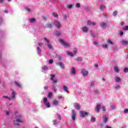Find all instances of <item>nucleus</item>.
I'll list each match as a JSON object with an SVG mask.
<instances>
[{
    "label": "nucleus",
    "mask_w": 128,
    "mask_h": 128,
    "mask_svg": "<svg viewBox=\"0 0 128 128\" xmlns=\"http://www.w3.org/2000/svg\"><path fill=\"white\" fill-rule=\"evenodd\" d=\"M60 42H61V44L66 48H68L70 46V44L64 42V40L62 39L60 40Z\"/></svg>",
    "instance_id": "obj_1"
},
{
    "label": "nucleus",
    "mask_w": 128,
    "mask_h": 128,
    "mask_svg": "<svg viewBox=\"0 0 128 128\" xmlns=\"http://www.w3.org/2000/svg\"><path fill=\"white\" fill-rule=\"evenodd\" d=\"M80 116L81 118H84V116H88V112H86L85 111H80Z\"/></svg>",
    "instance_id": "obj_2"
},
{
    "label": "nucleus",
    "mask_w": 128,
    "mask_h": 128,
    "mask_svg": "<svg viewBox=\"0 0 128 128\" xmlns=\"http://www.w3.org/2000/svg\"><path fill=\"white\" fill-rule=\"evenodd\" d=\"M4 98H8L10 100H12V98H16V92H13L12 93V96L11 97H8V96H3Z\"/></svg>",
    "instance_id": "obj_3"
},
{
    "label": "nucleus",
    "mask_w": 128,
    "mask_h": 128,
    "mask_svg": "<svg viewBox=\"0 0 128 128\" xmlns=\"http://www.w3.org/2000/svg\"><path fill=\"white\" fill-rule=\"evenodd\" d=\"M54 24H55V26H56L58 28H60L62 26L60 23V22H58V20H55L54 22Z\"/></svg>",
    "instance_id": "obj_4"
},
{
    "label": "nucleus",
    "mask_w": 128,
    "mask_h": 128,
    "mask_svg": "<svg viewBox=\"0 0 128 128\" xmlns=\"http://www.w3.org/2000/svg\"><path fill=\"white\" fill-rule=\"evenodd\" d=\"M18 122H24L20 119L14 120V124H16V126H18Z\"/></svg>",
    "instance_id": "obj_5"
},
{
    "label": "nucleus",
    "mask_w": 128,
    "mask_h": 128,
    "mask_svg": "<svg viewBox=\"0 0 128 128\" xmlns=\"http://www.w3.org/2000/svg\"><path fill=\"white\" fill-rule=\"evenodd\" d=\"M100 108H102V106L100 105H96V108H95V110L97 112H100Z\"/></svg>",
    "instance_id": "obj_6"
},
{
    "label": "nucleus",
    "mask_w": 128,
    "mask_h": 128,
    "mask_svg": "<svg viewBox=\"0 0 128 128\" xmlns=\"http://www.w3.org/2000/svg\"><path fill=\"white\" fill-rule=\"evenodd\" d=\"M54 76H55L54 74H52L50 80H52V82L54 84H56V82H58V81L56 80H54Z\"/></svg>",
    "instance_id": "obj_7"
},
{
    "label": "nucleus",
    "mask_w": 128,
    "mask_h": 128,
    "mask_svg": "<svg viewBox=\"0 0 128 128\" xmlns=\"http://www.w3.org/2000/svg\"><path fill=\"white\" fill-rule=\"evenodd\" d=\"M72 120H76V112H74V110H72Z\"/></svg>",
    "instance_id": "obj_8"
},
{
    "label": "nucleus",
    "mask_w": 128,
    "mask_h": 128,
    "mask_svg": "<svg viewBox=\"0 0 128 128\" xmlns=\"http://www.w3.org/2000/svg\"><path fill=\"white\" fill-rule=\"evenodd\" d=\"M82 72L83 76H87L88 74V71L86 70H84V69H83L82 70Z\"/></svg>",
    "instance_id": "obj_9"
},
{
    "label": "nucleus",
    "mask_w": 128,
    "mask_h": 128,
    "mask_svg": "<svg viewBox=\"0 0 128 128\" xmlns=\"http://www.w3.org/2000/svg\"><path fill=\"white\" fill-rule=\"evenodd\" d=\"M74 108H76V110H80V104H78V103H75L74 104Z\"/></svg>",
    "instance_id": "obj_10"
},
{
    "label": "nucleus",
    "mask_w": 128,
    "mask_h": 128,
    "mask_svg": "<svg viewBox=\"0 0 128 128\" xmlns=\"http://www.w3.org/2000/svg\"><path fill=\"white\" fill-rule=\"evenodd\" d=\"M92 26H96V24L95 22H90V20H88V26H92Z\"/></svg>",
    "instance_id": "obj_11"
},
{
    "label": "nucleus",
    "mask_w": 128,
    "mask_h": 128,
    "mask_svg": "<svg viewBox=\"0 0 128 128\" xmlns=\"http://www.w3.org/2000/svg\"><path fill=\"white\" fill-rule=\"evenodd\" d=\"M82 32H86L88 30V29L86 26L83 27L82 29Z\"/></svg>",
    "instance_id": "obj_12"
},
{
    "label": "nucleus",
    "mask_w": 128,
    "mask_h": 128,
    "mask_svg": "<svg viewBox=\"0 0 128 128\" xmlns=\"http://www.w3.org/2000/svg\"><path fill=\"white\" fill-rule=\"evenodd\" d=\"M59 66H60V68L63 70L64 68V65L62 62L58 63Z\"/></svg>",
    "instance_id": "obj_13"
},
{
    "label": "nucleus",
    "mask_w": 128,
    "mask_h": 128,
    "mask_svg": "<svg viewBox=\"0 0 128 128\" xmlns=\"http://www.w3.org/2000/svg\"><path fill=\"white\" fill-rule=\"evenodd\" d=\"M114 70L116 72H120V70H118V67L117 66H114Z\"/></svg>",
    "instance_id": "obj_14"
},
{
    "label": "nucleus",
    "mask_w": 128,
    "mask_h": 128,
    "mask_svg": "<svg viewBox=\"0 0 128 128\" xmlns=\"http://www.w3.org/2000/svg\"><path fill=\"white\" fill-rule=\"evenodd\" d=\"M53 104L54 106H58V101L56 100H54L53 101Z\"/></svg>",
    "instance_id": "obj_15"
},
{
    "label": "nucleus",
    "mask_w": 128,
    "mask_h": 128,
    "mask_svg": "<svg viewBox=\"0 0 128 128\" xmlns=\"http://www.w3.org/2000/svg\"><path fill=\"white\" fill-rule=\"evenodd\" d=\"M66 54H68V56H74V54H72V52L70 51H67Z\"/></svg>",
    "instance_id": "obj_16"
},
{
    "label": "nucleus",
    "mask_w": 128,
    "mask_h": 128,
    "mask_svg": "<svg viewBox=\"0 0 128 128\" xmlns=\"http://www.w3.org/2000/svg\"><path fill=\"white\" fill-rule=\"evenodd\" d=\"M115 80L116 82H120V78L118 77H116Z\"/></svg>",
    "instance_id": "obj_17"
},
{
    "label": "nucleus",
    "mask_w": 128,
    "mask_h": 128,
    "mask_svg": "<svg viewBox=\"0 0 128 128\" xmlns=\"http://www.w3.org/2000/svg\"><path fill=\"white\" fill-rule=\"evenodd\" d=\"M122 44H125V46H126V44H128V41H126V40H123L122 42Z\"/></svg>",
    "instance_id": "obj_18"
},
{
    "label": "nucleus",
    "mask_w": 128,
    "mask_h": 128,
    "mask_svg": "<svg viewBox=\"0 0 128 128\" xmlns=\"http://www.w3.org/2000/svg\"><path fill=\"white\" fill-rule=\"evenodd\" d=\"M43 102L44 104H46V102H48V98H46V97H44L43 99Z\"/></svg>",
    "instance_id": "obj_19"
},
{
    "label": "nucleus",
    "mask_w": 128,
    "mask_h": 128,
    "mask_svg": "<svg viewBox=\"0 0 128 128\" xmlns=\"http://www.w3.org/2000/svg\"><path fill=\"white\" fill-rule=\"evenodd\" d=\"M71 72L72 74H76V70H74V68H72L71 70Z\"/></svg>",
    "instance_id": "obj_20"
},
{
    "label": "nucleus",
    "mask_w": 128,
    "mask_h": 128,
    "mask_svg": "<svg viewBox=\"0 0 128 128\" xmlns=\"http://www.w3.org/2000/svg\"><path fill=\"white\" fill-rule=\"evenodd\" d=\"M100 26L102 28H106V23H102Z\"/></svg>",
    "instance_id": "obj_21"
},
{
    "label": "nucleus",
    "mask_w": 128,
    "mask_h": 128,
    "mask_svg": "<svg viewBox=\"0 0 128 128\" xmlns=\"http://www.w3.org/2000/svg\"><path fill=\"white\" fill-rule=\"evenodd\" d=\"M103 118H104V122H108V118L106 116H104Z\"/></svg>",
    "instance_id": "obj_22"
},
{
    "label": "nucleus",
    "mask_w": 128,
    "mask_h": 128,
    "mask_svg": "<svg viewBox=\"0 0 128 128\" xmlns=\"http://www.w3.org/2000/svg\"><path fill=\"white\" fill-rule=\"evenodd\" d=\"M106 6L104 5H101L100 6V10H104Z\"/></svg>",
    "instance_id": "obj_23"
},
{
    "label": "nucleus",
    "mask_w": 128,
    "mask_h": 128,
    "mask_svg": "<svg viewBox=\"0 0 128 128\" xmlns=\"http://www.w3.org/2000/svg\"><path fill=\"white\" fill-rule=\"evenodd\" d=\"M42 69H43L44 70H48V68L47 66H44L42 68Z\"/></svg>",
    "instance_id": "obj_24"
},
{
    "label": "nucleus",
    "mask_w": 128,
    "mask_h": 128,
    "mask_svg": "<svg viewBox=\"0 0 128 128\" xmlns=\"http://www.w3.org/2000/svg\"><path fill=\"white\" fill-rule=\"evenodd\" d=\"M30 22H36V19L34 18H32L30 20Z\"/></svg>",
    "instance_id": "obj_25"
},
{
    "label": "nucleus",
    "mask_w": 128,
    "mask_h": 128,
    "mask_svg": "<svg viewBox=\"0 0 128 128\" xmlns=\"http://www.w3.org/2000/svg\"><path fill=\"white\" fill-rule=\"evenodd\" d=\"M63 89L64 90V92H68V87H66V86H63Z\"/></svg>",
    "instance_id": "obj_26"
},
{
    "label": "nucleus",
    "mask_w": 128,
    "mask_h": 128,
    "mask_svg": "<svg viewBox=\"0 0 128 128\" xmlns=\"http://www.w3.org/2000/svg\"><path fill=\"white\" fill-rule=\"evenodd\" d=\"M52 92H50L48 94V98H52Z\"/></svg>",
    "instance_id": "obj_27"
},
{
    "label": "nucleus",
    "mask_w": 128,
    "mask_h": 128,
    "mask_svg": "<svg viewBox=\"0 0 128 128\" xmlns=\"http://www.w3.org/2000/svg\"><path fill=\"white\" fill-rule=\"evenodd\" d=\"M123 30H128V26H126L123 28Z\"/></svg>",
    "instance_id": "obj_28"
},
{
    "label": "nucleus",
    "mask_w": 128,
    "mask_h": 128,
    "mask_svg": "<svg viewBox=\"0 0 128 128\" xmlns=\"http://www.w3.org/2000/svg\"><path fill=\"white\" fill-rule=\"evenodd\" d=\"M46 106H47V108H50V104L49 102H46Z\"/></svg>",
    "instance_id": "obj_29"
},
{
    "label": "nucleus",
    "mask_w": 128,
    "mask_h": 128,
    "mask_svg": "<svg viewBox=\"0 0 128 128\" xmlns=\"http://www.w3.org/2000/svg\"><path fill=\"white\" fill-rule=\"evenodd\" d=\"M15 84L17 86H20V83H18V82H15Z\"/></svg>",
    "instance_id": "obj_30"
},
{
    "label": "nucleus",
    "mask_w": 128,
    "mask_h": 128,
    "mask_svg": "<svg viewBox=\"0 0 128 128\" xmlns=\"http://www.w3.org/2000/svg\"><path fill=\"white\" fill-rule=\"evenodd\" d=\"M47 26H48V28H51L52 26V24H47Z\"/></svg>",
    "instance_id": "obj_31"
},
{
    "label": "nucleus",
    "mask_w": 128,
    "mask_h": 128,
    "mask_svg": "<svg viewBox=\"0 0 128 128\" xmlns=\"http://www.w3.org/2000/svg\"><path fill=\"white\" fill-rule=\"evenodd\" d=\"M52 16H54L55 18H58V14H56V12H53Z\"/></svg>",
    "instance_id": "obj_32"
},
{
    "label": "nucleus",
    "mask_w": 128,
    "mask_h": 128,
    "mask_svg": "<svg viewBox=\"0 0 128 128\" xmlns=\"http://www.w3.org/2000/svg\"><path fill=\"white\" fill-rule=\"evenodd\" d=\"M56 36H60V32H59L56 31Z\"/></svg>",
    "instance_id": "obj_33"
},
{
    "label": "nucleus",
    "mask_w": 128,
    "mask_h": 128,
    "mask_svg": "<svg viewBox=\"0 0 128 128\" xmlns=\"http://www.w3.org/2000/svg\"><path fill=\"white\" fill-rule=\"evenodd\" d=\"M56 116L58 118V120H62V116L58 114H56Z\"/></svg>",
    "instance_id": "obj_34"
},
{
    "label": "nucleus",
    "mask_w": 128,
    "mask_h": 128,
    "mask_svg": "<svg viewBox=\"0 0 128 128\" xmlns=\"http://www.w3.org/2000/svg\"><path fill=\"white\" fill-rule=\"evenodd\" d=\"M52 90L54 92H56V86H54L52 87Z\"/></svg>",
    "instance_id": "obj_35"
},
{
    "label": "nucleus",
    "mask_w": 128,
    "mask_h": 128,
    "mask_svg": "<svg viewBox=\"0 0 128 128\" xmlns=\"http://www.w3.org/2000/svg\"><path fill=\"white\" fill-rule=\"evenodd\" d=\"M108 44H112V40H110V39L108 40Z\"/></svg>",
    "instance_id": "obj_36"
},
{
    "label": "nucleus",
    "mask_w": 128,
    "mask_h": 128,
    "mask_svg": "<svg viewBox=\"0 0 128 128\" xmlns=\"http://www.w3.org/2000/svg\"><path fill=\"white\" fill-rule=\"evenodd\" d=\"M102 47H103L104 48H108V44H104L102 45Z\"/></svg>",
    "instance_id": "obj_37"
},
{
    "label": "nucleus",
    "mask_w": 128,
    "mask_h": 128,
    "mask_svg": "<svg viewBox=\"0 0 128 128\" xmlns=\"http://www.w3.org/2000/svg\"><path fill=\"white\" fill-rule=\"evenodd\" d=\"M78 62H82V58L78 57L77 58Z\"/></svg>",
    "instance_id": "obj_38"
},
{
    "label": "nucleus",
    "mask_w": 128,
    "mask_h": 128,
    "mask_svg": "<svg viewBox=\"0 0 128 128\" xmlns=\"http://www.w3.org/2000/svg\"><path fill=\"white\" fill-rule=\"evenodd\" d=\"M116 14H118V12L114 11V12H113V16H116Z\"/></svg>",
    "instance_id": "obj_39"
},
{
    "label": "nucleus",
    "mask_w": 128,
    "mask_h": 128,
    "mask_svg": "<svg viewBox=\"0 0 128 128\" xmlns=\"http://www.w3.org/2000/svg\"><path fill=\"white\" fill-rule=\"evenodd\" d=\"M67 8H72V5L70 4V5H68L67 6Z\"/></svg>",
    "instance_id": "obj_40"
},
{
    "label": "nucleus",
    "mask_w": 128,
    "mask_h": 128,
    "mask_svg": "<svg viewBox=\"0 0 128 128\" xmlns=\"http://www.w3.org/2000/svg\"><path fill=\"white\" fill-rule=\"evenodd\" d=\"M38 46H44V44H42V43H40V42H38Z\"/></svg>",
    "instance_id": "obj_41"
},
{
    "label": "nucleus",
    "mask_w": 128,
    "mask_h": 128,
    "mask_svg": "<svg viewBox=\"0 0 128 128\" xmlns=\"http://www.w3.org/2000/svg\"><path fill=\"white\" fill-rule=\"evenodd\" d=\"M124 72H128V68H125L124 70Z\"/></svg>",
    "instance_id": "obj_42"
},
{
    "label": "nucleus",
    "mask_w": 128,
    "mask_h": 128,
    "mask_svg": "<svg viewBox=\"0 0 128 128\" xmlns=\"http://www.w3.org/2000/svg\"><path fill=\"white\" fill-rule=\"evenodd\" d=\"M74 52L75 54H76V52H78V50H76V48H74Z\"/></svg>",
    "instance_id": "obj_43"
},
{
    "label": "nucleus",
    "mask_w": 128,
    "mask_h": 128,
    "mask_svg": "<svg viewBox=\"0 0 128 128\" xmlns=\"http://www.w3.org/2000/svg\"><path fill=\"white\" fill-rule=\"evenodd\" d=\"M48 48H50V49H52V45H50V44H48Z\"/></svg>",
    "instance_id": "obj_44"
},
{
    "label": "nucleus",
    "mask_w": 128,
    "mask_h": 128,
    "mask_svg": "<svg viewBox=\"0 0 128 128\" xmlns=\"http://www.w3.org/2000/svg\"><path fill=\"white\" fill-rule=\"evenodd\" d=\"M91 32V34H92V36L93 37V38H96V36H94V32Z\"/></svg>",
    "instance_id": "obj_45"
},
{
    "label": "nucleus",
    "mask_w": 128,
    "mask_h": 128,
    "mask_svg": "<svg viewBox=\"0 0 128 128\" xmlns=\"http://www.w3.org/2000/svg\"><path fill=\"white\" fill-rule=\"evenodd\" d=\"M53 124H54V125L56 124H57L56 120H53Z\"/></svg>",
    "instance_id": "obj_46"
},
{
    "label": "nucleus",
    "mask_w": 128,
    "mask_h": 128,
    "mask_svg": "<svg viewBox=\"0 0 128 128\" xmlns=\"http://www.w3.org/2000/svg\"><path fill=\"white\" fill-rule=\"evenodd\" d=\"M76 8H80V3L76 4Z\"/></svg>",
    "instance_id": "obj_47"
},
{
    "label": "nucleus",
    "mask_w": 128,
    "mask_h": 128,
    "mask_svg": "<svg viewBox=\"0 0 128 128\" xmlns=\"http://www.w3.org/2000/svg\"><path fill=\"white\" fill-rule=\"evenodd\" d=\"M91 122H96V118H91Z\"/></svg>",
    "instance_id": "obj_48"
},
{
    "label": "nucleus",
    "mask_w": 128,
    "mask_h": 128,
    "mask_svg": "<svg viewBox=\"0 0 128 128\" xmlns=\"http://www.w3.org/2000/svg\"><path fill=\"white\" fill-rule=\"evenodd\" d=\"M44 38L46 42H48V44L50 43V41L48 40H47L46 38Z\"/></svg>",
    "instance_id": "obj_49"
},
{
    "label": "nucleus",
    "mask_w": 128,
    "mask_h": 128,
    "mask_svg": "<svg viewBox=\"0 0 128 128\" xmlns=\"http://www.w3.org/2000/svg\"><path fill=\"white\" fill-rule=\"evenodd\" d=\"M94 92L95 94H98V92H100L98 91V90H94Z\"/></svg>",
    "instance_id": "obj_50"
},
{
    "label": "nucleus",
    "mask_w": 128,
    "mask_h": 128,
    "mask_svg": "<svg viewBox=\"0 0 128 128\" xmlns=\"http://www.w3.org/2000/svg\"><path fill=\"white\" fill-rule=\"evenodd\" d=\"M128 110L126 109L124 110V114H128Z\"/></svg>",
    "instance_id": "obj_51"
},
{
    "label": "nucleus",
    "mask_w": 128,
    "mask_h": 128,
    "mask_svg": "<svg viewBox=\"0 0 128 128\" xmlns=\"http://www.w3.org/2000/svg\"><path fill=\"white\" fill-rule=\"evenodd\" d=\"M38 54H40V49L38 47Z\"/></svg>",
    "instance_id": "obj_52"
},
{
    "label": "nucleus",
    "mask_w": 128,
    "mask_h": 128,
    "mask_svg": "<svg viewBox=\"0 0 128 128\" xmlns=\"http://www.w3.org/2000/svg\"><path fill=\"white\" fill-rule=\"evenodd\" d=\"M102 110H104V112H106V107H104V106H102Z\"/></svg>",
    "instance_id": "obj_53"
},
{
    "label": "nucleus",
    "mask_w": 128,
    "mask_h": 128,
    "mask_svg": "<svg viewBox=\"0 0 128 128\" xmlns=\"http://www.w3.org/2000/svg\"><path fill=\"white\" fill-rule=\"evenodd\" d=\"M52 62H54V60H49V64H52Z\"/></svg>",
    "instance_id": "obj_54"
},
{
    "label": "nucleus",
    "mask_w": 128,
    "mask_h": 128,
    "mask_svg": "<svg viewBox=\"0 0 128 128\" xmlns=\"http://www.w3.org/2000/svg\"><path fill=\"white\" fill-rule=\"evenodd\" d=\"M120 36H122L124 34V32H122V31H120Z\"/></svg>",
    "instance_id": "obj_55"
},
{
    "label": "nucleus",
    "mask_w": 128,
    "mask_h": 128,
    "mask_svg": "<svg viewBox=\"0 0 128 128\" xmlns=\"http://www.w3.org/2000/svg\"><path fill=\"white\" fill-rule=\"evenodd\" d=\"M44 90H48V86H46L44 87Z\"/></svg>",
    "instance_id": "obj_56"
},
{
    "label": "nucleus",
    "mask_w": 128,
    "mask_h": 128,
    "mask_svg": "<svg viewBox=\"0 0 128 128\" xmlns=\"http://www.w3.org/2000/svg\"><path fill=\"white\" fill-rule=\"evenodd\" d=\"M94 44H95V46H98V42H94Z\"/></svg>",
    "instance_id": "obj_57"
},
{
    "label": "nucleus",
    "mask_w": 128,
    "mask_h": 128,
    "mask_svg": "<svg viewBox=\"0 0 128 128\" xmlns=\"http://www.w3.org/2000/svg\"><path fill=\"white\" fill-rule=\"evenodd\" d=\"M6 116H8L10 114V112H6Z\"/></svg>",
    "instance_id": "obj_58"
},
{
    "label": "nucleus",
    "mask_w": 128,
    "mask_h": 128,
    "mask_svg": "<svg viewBox=\"0 0 128 128\" xmlns=\"http://www.w3.org/2000/svg\"><path fill=\"white\" fill-rule=\"evenodd\" d=\"M94 82H91V86H94Z\"/></svg>",
    "instance_id": "obj_59"
},
{
    "label": "nucleus",
    "mask_w": 128,
    "mask_h": 128,
    "mask_svg": "<svg viewBox=\"0 0 128 128\" xmlns=\"http://www.w3.org/2000/svg\"><path fill=\"white\" fill-rule=\"evenodd\" d=\"M4 12L5 14H8V10H6Z\"/></svg>",
    "instance_id": "obj_60"
},
{
    "label": "nucleus",
    "mask_w": 128,
    "mask_h": 128,
    "mask_svg": "<svg viewBox=\"0 0 128 128\" xmlns=\"http://www.w3.org/2000/svg\"><path fill=\"white\" fill-rule=\"evenodd\" d=\"M120 24L121 26H123L124 24V22H122Z\"/></svg>",
    "instance_id": "obj_61"
},
{
    "label": "nucleus",
    "mask_w": 128,
    "mask_h": 128,
    "mask_svg": "<svg viewBox=\"0 0 128 128\" xmlns=\"http://www.w3.org/2000/svg\"><path fill=\"white\" fill-rule=\"evenodd\" d=\"M116 90H118V88H120V86H116Z\"/></svg>",
    "instance_id": "obj_62"
},
{
    "label": "nucleus",
    "mask_w": 128,
    "mask_h": 128,
    "mask_svg": "<svg viewBox=\"0 0 128 128\" xmlns=\"http://www.w3.org/2000/svg\"><path fill=\"white\" fill-rule=\"evenodd\" d=\"M106 128H112V127L109 126H106Z\"/></svg>",
    "instance_id": "obj_63"
},
{
    "label": "nucleus",
    "mask_w": 128,
    "mask_h": 128,
    "mask_svg": "<svg viewBox=\"0 0 128 128\" xmlns=\"http://www.w3.org/2000/svg\"><path fill=\"white\" fill-rule=\"evenodd\" d=\"M62 98V96H59L58 97V98Z\"/></svg>",
    "instance_id": "obj_64"
}]
</instances>
